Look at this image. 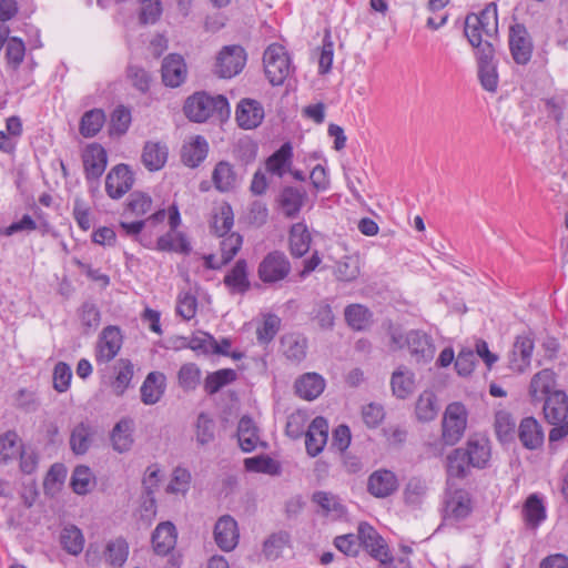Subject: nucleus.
Segmentation results:
<instances>
[{"label":"nucleus","instance_id":"15","mask_svg":"<svg viewBox=\"0 0 568 568\" xmlns=\"http://www.w3.org/2000/svg\"><path fill=\"white\" fill-rule=\"evenodd\" d=\"M556 384V374L552 369L545 368L536 373L531 377L528 389L531 403L537 404L545 402L552 393L558 390Z\"/></svg>","mask_w":568,"mask_h":568},{"label":"nucleus","instance_id":"57","mask_svg":"<svg viewBox=\"0 0 568 568\" xmlns=\"http://www.w3.org/2000/svg\"><path fill=\"white\" fill-rule=\"evenodd\" d=\"M243 244V237L236 232L222 237L220 243L222 264H229L239 253Z\"/></svg>","mask_w":568,"mask_h":568},{"label":"nucleus","instance_id":"46","mask_svg":"<svg viewBox=\"0 0 568 568\" xmlns=\"http://www.w3.org/2000/svg\"><path fill=\"white\" fill-rule=\"evenodd\" d=\"M92 429L89 424L80 423L71 432L70 447L75 455H84L92 443Z\"/></svg>","mask_w":568,"mask_h":568},{"label":"nucleus","instance_id":"53","mask_svg":"<svg viewBox=\"0 0 568 568\" xmlns=\"http://www.w3.org/2000/svg\"><path fill=\"white\" fill-rule=\"evenodd\" d=\"M290 544V534L277 531L270 535L263 542V554L267 559H276L281 556L283 549Z\"/></svg>","mask_w":568,"mask_h":568},{"label":"nucleus","instance_id":"33","mask_svg":"<svg viewBox=\"0 0 568 568\" xmlns=\"http://www.w3.org/2000/svg\"><path fill=\"white\" fill-rule=\"evenodd\" d=\"M293 148L290 142L284 143L266 160L267 172L282 178L292 165Z\"/></svg>","mask_w":568,"mask_h":568},{"label":"nucleus","instance_id":"22","mask_svg":"<svg viewBox=\"0 0 568 568\" xmlns=\"http://www.w3.org/2000/svg\"><path fill=\"white\" fill-rule=\"evenodd\" d=\"M162 81L166 87L178 88L186 79L187 70L180 54H169L162 62Z\"/></svg>","mask_w":568,"mask_h":568},{"label":"nucleus","instance_id":"48","mask_svg":"<svg viewBox=\"0 0 568 568\" xmlns=\"http://www.w3.org/2000/svg\"><path fill=\"white\" fill-rule=\"evenodd\" d=\"M471 464L463 448L454 449L447 456L446 471L448 477L465 478Z\"/></svg>","mask_w":568,"mask_h":568},{"label":"nucleus","instance_id":"17","mask_svg":"<svg viewBox=\"0 0 568 568\" xmlns=\"http://www.w3.org/2000/svg\"><path fill=\"white\" fill-rule=\"evenodd\" d=\"M213 535L216 545L222 550H233L239 544L240 538L236 520L230 515L220 517L215 523Z\"/></svg>","mask_w":568,"mask_h":568},{"label":"nucleus","instance_id":"41","mask_svg":"<svg viewBox=\"0 0 568 568\" xmlns=\"http://www.w3.org/2000/svg\"><path fill=\"white\" fill-rule=\"evenodd\" d=\"M106 116L102 109H92L83 113L79 131L84 138L95 136L105 123Z\"/></svg>","mask_w":568,"mask_h":568},{"label":"nucleus","instance_id":"16","mask_svg":"<svg viewBox=\"0 0 568 568\" xmlns=\"http://www.w3.org/2000/svg\"><path fill=\"white\" fill-rule=\"evenodd\" d=\"M471 511L469 494L464 489L447 491L444 506V519L458 521Z\"/></svg>","mask_w":568,"mask_h":568},{"label":"nucleus","instance_id":"14","mask_svg":"<svg viewBox=\"0 0 568 568\" xmlns=\"http://www.w3.org/2000/svg\"><path fill=\"white\" fill-rule=\"evenodd\" d=\"M122 334L119 327H105L99 338L95 359L98 363H109L119 353L122 346Z\"/></svg>","mask_w":568,"mask_h":568},{"label":"nucleus","instance_id":"62","mask_svg":"<svg viewBox=\"0 0 568 568\" xmlns=\"http://www.w3.org/2000/svg\"><path fill=\"white\" fill-rule=\"evenodd\" d=\"M72 379L71 367L64 362H58L53 368V388L58 393H65L70 388Z\"/></svg>","mask_w":568,"mask_h":568},{"label":"nucleus","instance_id":"8","mask_svg":"<svg viewBox=\"0 0 568 568\" xmlns=\"http://www.w3.org/2000/svg\"><path fill=\"white\" fill-rule=\"evenodd\" d=\"M245 63L246 52L241 45H225L216 58L215 73L220 78L230 79L239 74Z\"/></svg>","mask_w":568,"mask_h":568},{"label":"nucleus","instance_id":"19","mask_svg":"<svg viewBox=\"0 0 568 568\" xmlns=\"http://www.w3.org/2000/svg\"><path fill=\"white\" fill-rule=\"evenodd\" d=\"M264 119L262 104L253 99H242L235 111V120L240 128L252 130L257 128Z\"/></svg>","mask_w":568,"mask_h":568},{"label":"nucleus","instance_id":"20","mask_svg":"<svg viewBox=\"0 0 568 568\" xmlns=\"http://www.w3.org/2000/svg\"><path fill=\"white\" fill-rule=\"evenodd\" d=\"M398 488L397 476L388 469H378L372 473L367 481V490L377 498H386Z\"/></svg>","mask_w":568,"mask_h":568},{"label":"nucleus","instance_id":"5","mask_svg":"<svg viewBox=\"0 0 568 568\" xmlns=\"http://www.w3.org/2000/svg\"><path fill=\"white\" fill-rule=\"evenodd\" d=\"M468 412L460 402L447 405L442 419V442L444 445L454 446L464 436L467 428Z\"/></svg>","mask_w":568,"mask_h":568},{"label":"nucleus","instance_id":"2","mask_svg":"<svg viewBox=\"0 0 568 568\" xmlns=\"http://www.w3.org/2000/svg\"><path fill=\"white\" fill-rule=\"evenodd\" d=\"M183 110L186 118L199 123L214 115L224 121L231 113L229 101L224 95H210L206 92H196L189 97Z\"/></svg>","mask_w":568,"mask_h":568},{"label":"nucleus","instance_id":"9","mask_svg":"<svg viewBox=\"0 0 568 568\" xmlns=\"http://www.w3.org/2000/svg\"><path fill=\"white\" fill-rule=\"evenodd\" d=\"M358 542L382 565L393 561L388 547L376 529L367 523H361L357 528Z\"/></svg>","mask_w":568,"mask_h":568},{"label":"nucleus","instance_id":"34","mask_svg":"<svg viewBox=\"0 0 568 568\" xmlns=\"http://www.w3.org/2000/svg\"><path fill=\"white\" fill-rule=\"evenodd\" d=\"M311 241L312 237L308 229L303 222L295 223L291 226L288 242L290 251L293 256L302 257L305 255L310 250Z\"/></svg>","mask_w":568,"mask_h":568},{"label":"nucleus","instance_id":"36","mask_svg":"<svg viewBox=\"0 0 568 568\" xmlns=\"http://www.w3.org/2000/svg\"><path fill=\"white\" fill-rule=\"evenodd\" d=\"M224 284L230 288L231 293L243 294L250 290V281L247 278V263L245 260H239L232 270L225 275Z\"/></svg>","mask_w":568,"mask_h":568},{"label":"nucleus","instance_id":"21","mask_svg":"<svg viewBox=\"0 0 568 568\" xmlns=\"http://www.w3.org/2000/svg\"><path fill=\"white\" fill-rule=\"evenodd\" d=\"M327 420L322 416L315 417L310 424L305 434V446L307 454L312 457H316L318 454H321L327 443Z\"/></svg>","mask_w":568,"mask_h":568},{"label":"nucleus","instance_id":"32","mask_svg":"<svg viewBox=\"0 0 568 568\" xmlns=\"http://www.w3.org/2000/svg\"><path fill=\"white\" fill-rule=\"evenodd\" d=\"M392 393L399 399H405L413 394L415 388V375L406 367H399L390 377Z\"/></svg>","mask_w":568,"mask_h":568},{"label":"nucleus","instance_id":"63","mask_svg":"<svg viewBox=\"0 0 568 568\" xmlns=\"http://www.w3.org/2000/svg\"><path fill=\"white\" fill-rule=\"evenodd\" d=\"M191 473L186 468L176 467L172 473V478L166 487L171 494H185L190 489Z\"/></svg>","mask_w":568,"mask_h":568},{"label":"nucleus","instance_id":"50","mask_svg":"<svg viewBox=\"0 0 568 568\" xmlns=\"http://www.w3.org/2000/svg\"><path fill=\"white\" fill-rule=\"evenodd\" d=\"M160 483V468L158 465H151L146 468L142 485L143 489L148 496V499L144 501V507L146 511H155V498L153 493L159 487Z\"/></svg>","mask_w":568,"mask_h":568},{"label":"nucleus","instance_id":"44","mask_svg":"<svg viewBox=\"0 0 568 568\" xmlns=\"http://www.w3.org/2000/svg\"><path fill=\"white\" fill-rule=\"evenodd\" d=\"M70 486L77 495H87L95 486V476L90 467L78 465L71 475Z\"/></svg>","mask_w":568,"mask_h":568},{"label":"nucleus","instance_id":"7","mask_svg":"<svg viewBox=\"0 0 568 568\" xmlns=\"http://www.w3.org/2000/svg\"><path fill=\"white\" fill-rule=\"evenodd\" d=\"M291 270V262L286 254L275 250L262 258L257 267V276L265 284H275L285 280Z\"/></svg>","mask_w":568,"mask_h":568},{"label":"nucleus","instance_id":"26","mask_svg":"<svg viewBox=\"0 0 568 568\" xmlns=\"http://www.w3.org/2000/svg\"><path fill=\"white\" fill-rule=\"evenodd\" d=\"M295 393L303 399L313 400L325 389V379L317 373H305L295 381Z\"/></svg>","mask_w":568,"mask_h":568},{"label":"nucleus","instance_id":"12","mask_svg":"<svg viewBox=\"0 0 568 568\" xmlns=\"http://www.w3.org/2000/svg\"><path fill=\"white\" fill-rule=\"evenodd\" d=\"M509 49L517 64H527L531 58L532 43L524 24H515L509 29Z\"/></svg>","mask_w":568,"mask_h":568},{"label":"nucleus","instance_id":"25","mask_svg":"<svg viewBox=\"0 0 568 568\" xmlns=\"http://www.w3.org/2000/svg\"><path fill=\"white\" fill-rule=\"evenodd\" d=\"M176 528L171 521H164L156 526L152 534V545L158 555H168L176 544Z\"/></svg>","mask_w":568,"mask_h":568},{"label":"nucleus","instance_id":"55","mask_svg":"<svg viewBox=\"0 0 568 568\" xmlns=\"http://www.w3.org/2000/svg\"><path fill=\"white\" fill-rule=\"evenodd\" d=\"M131 124V112L123 105L116 106L110 119L109 134L110 136H122L129 130Z\"/></svg>","mask_w":568,"mask_h":568},{"label":"nucleus","instance_id":"13","mask_svg":"<svg viewBox=\"0 0 568 568\" xmlns=\"http://www.w3.org/2000/svg\"><path fill=\"white\" fill-rule=\"evenodd\" d=\"M82 161L87 180H98L108 164L106 151L101 144L91 143L84 149Z\"/></svg>","mask_w":568,"mask_h":568},{"label":"nucleus","instance_id":"42","mask_svg":"<svg viewBox=\"0 0 568 568\" xmlns=\"http://www.w3.org/2000/svg\"><path fill=\"white\" fill-rule=\"evenodd\" d=\"M283 353L292 363H301L306 357L307 341L305 337L290 334L281 339Z\"/></svg>","mask_w":568,"mask_h":568},{"label":"nucleus","instance_id":"6","mask_svg":"<svg viewBox=\"0 0 568 568\" xmlns=\"http://www.w3.org/2000/svg\"><path fill=\"white\" fill-rule=\"evenodd\" d=\"M263 63L266 78L272 85L283 84L293 70L285 48L278 43H272L266 48Z\"/></svg>","mask_w":568,"mask_h":568},{"label":"nucleus","instance_id":"37","mask_svg":"<svg viewBox=\"0 0 568 568\" xmlns=\"http://www.w3.org/2000/svg\"><path fill=\"white\" fill-rule=\"evenodd\" d=\"M428 491L427 481L422 476H412L405 485L403 497L409 507H420Z\"/></svg>","mask_w":568,"mask_h":568},{"label":"nucleus","instance_id":"28","mask_svg":"<svg viewBox=\"0 0 568 568\" xmlns=\"http://www.w3.org/2000/svg\"><path fill=\"white\" fill-rule=\"evenodd\" d=\"M212 182L221 193L233 191L237 185V174L234 166L227 161L217 162L212 172Z\"/></svg>","mask_w":568,"mask_h":568},{"label":"nucleus","instance_id":"4","mask_svg":"<svg viewBox=\"0 0 568 568\" xmlns=\"http://www.w3.org/2000/svg\"><path fill=\"white\" fill-rule=\"evenodd\" d=\"M389 336L390 348L397 351L407 347L415 363L426 364L434 358L435 346L432 338L426 333L412 329L403 335L397 329H392Z\"/></svg>","mask_w":568,"mask_h":568},{"label":"nucleus","instance_id":"60","mask_svg":"<svg viewBox=\"0 0 568 568\" xmlns=\"http://www.w3.org/2000/svg\"><path fill=\"white\" fill-rule=\"evenodd\" d=\"M245 468L250 471L264 473L270 475L278 474V464L268 456H257L244 460Z\"/></svg>","mask_w":568,"mask_h":568},{"label":"nucleus","instance_id":"47","mask_svg":"<svg viewBox=\"0 0 568 568\" xmlns=\"http://www.w3.org/2000/svg\"><path fill=\"white\" fill-rule=\"evenodd\" d=\"M237 374L232 368H222L216 372L210 373L204 381V390L209 395H214L220 392L224 386L230 385L236 381Z\"/></svg>","mask_w":568,"mask_h":568},{"label":"nucleus","instance_id":"51","mask_svg":"<svg viewBox=\"0 0 568 568\" xmlns=\"http://www.w3.org/2000/svg\"><path fill=\"white\" fill-rule=\"evenodd\" d=\"M281 327V318L275 314H266L256 327V339L261 345L270 344Z\"/></svg>","mask_w":568,"mask_h":568},{"label":"nucleus","instance_id":"27","mask_svg":"<svg viewBox=\"0 0 568 568\" xmlns=\"http://www.w3.org/2000/svg\"><path fill=\"white\" fill-rule=\"evenodd\" d=\"M141 400L145 405L156 404L165 392V375L161 372H151L141 386Z\"/></svg>","mask_w":568,"mask_h":568},{"label":"nucleus","instance_id":"11","mask_svg":"<svg viewBox=\"0 0 568 568\" xmlns=\"http://www.w3.org/2000/svg\"><path fill=\"white\" fill-rule=\"evenodd\" d=\"M534 341L528 336H517L507 354L506 367L513 373H524L530 365Z\"/></svg>","mask_w":568,"mask_h":568},{"label":"nucleus","instance_id":"23","mask_svg":"<svg viewBox=\"0 0 568 568\" xmlns=\"http://www.w3.org/2000/svg\"><path fill=\"white\" fill-rule=\"evenodd\" d=\"M306 192L293 186H285L278 195V206L287 219H295L306 200Z\"/></svg>","mask_w":568,"mask_h":568},{"label":"nucleus","instance_id":"40","mask_svg":"<svg viewBox=\"0 0 568 568\" xmlns=\"http://www.w3.org/2000/svg\"><path fill=\"white\" fill-rule=\"evenodd\" d=\"M129 556V545L125 539L119 537L108 541L103 557L108 565L113 568L122 567Z\"/></svg>","mask_w":568,"mask_h":568},{"label":"nucleus","instance_id":"24","mask_svg":"<svg viewBox=\"0 0 568 568\" xmlns=\"http://www.w3.org/2000/svg\"><path fill=\"white\" fill-rule=\"evenodd\" d=\"M209 144L204 136L195 135L181 149V161L189 168H197L207 156Z\"/></svg>","mask_w":568,"mask_h":568},{"label":"nucleus","instance_id":"52","mask_svg":"<svg viewBox=\"0 0 568 568\" xmlns=\"http://www.w3.org/2000/svg\"><path fill=\"white\" fill-rule=\"evenodd\" d=\"M334 274L342 282L355 281L361 274L359 258L356 256H345L336 263Z\"/></svg>","mask_w":568,"mask_h":568},{"label":"nucleus","instance_id":"58","mask_svg":"<svg viewBox=\"0 0 568 568\" xmlns=\"http://www.w3.org/2000/svg\"><path fill=\"white\" fill-rule=\"evenodd\" d=\"M178 378L184 390H193L200 384L201 371L194 363H187L181 366Z\"/></svg>","mask_w":568,"mask_h":568},{"label":"nucleus","instance_id":"54","mask_svg":"<svg viewBox=\"0 0 568 568\" xmlns=\"http://www.w3.org/2000/svg\"><path fill=\"white\" fill-rule=\"evenodd\" d=\"M61 544L71 555H79L84 547V537L77 526L64 527L61 532Z\"/></svg>","mask_w":568,"mask_h":568},{"label":"nucleus","instance_id":"43","mask_svg":"<svg viewBox=\"0 0 568 568\" xmlns=\"http://www.w3.org/2000/svg\"><path fill=\"white\" fill-rule=\"evenodd\" d=\"M415 414L419 422L427 423L436 418L438 414L437 397L432 390H424L415 405Z\"/></svg>","mask_w":568,"mask_h":568},{"label":"nucleus","instance_id":"45","mask_svg":"<svg viewBox=\"0 0 568 568\" xmlns=\"http://www.w3.org/2000/svg\"><path fill=\"white\" fill-rule=\"evenodd\" d=\"M523 513L527 525L531 528H537L546 519L542 499L536 494L526 499Z\"/></svg>","mask_w":568,"mask_h":568},{"label":"nucleus","instance_id":"49","mask_svg":"<svg viewBox=\"0 0 568 568\" xmlns=\"http://www.w3.org/2000/svg\"><path fill=\"white\" fill-rule=\"evenodd\" d=\"M22 452V444L13 430H8L0 436V463L7 465Z\"/></svg>","mask_w":568,"mask_h":568},{"label":"nucleus","instance_id":"31","mask_svg":"<svg viewBox=\"0 0 568 568\" xmlns=\"http://www.w3.org/2000/svg\"><path fill=\"white\" fill-rule=\"evenodd\" d=\"M347 325L357 332L367 329L373 323V313L362 304H349L344 310Z\"/></svg>","mask_w":568,"mask_h":568},{"label":"nucleus","instance_id":"3","mask_svg":"<svg viewBox=\"0 0 568 568\" xmlns=\"http://www.w3.org/2000/svg\"><path fill=\"white\" fill-rule=\"evenodd\" d=\"M545 420L552 427L548 434L549 448L555 449V444L568 437V395L565 390L552 393L542 402Z\"/></svg>","mask_w":568,"mask_h":568},{"label":"nucleus","instance_id":"30","mask_svg":"<svg viewBox=\"0 0 568 568\" xmlns=\"http://www.w3.org/2000/svg\"><path fill=\"white\" fill-rule=\"evenodd\" d=\"M237 438L242 450L250 453L253 452L258 444H262L258 436V428L254 420L248 416H243L237 425Z\"/></svg>","mask_w":568,"mask_h":568},{"label":"nucleus","instance_id":"61","mask_svg":"<svg viewBox=\"0 0 568 568\" xmlns=\"http://www.w3.org/2000/svg\"><path fill=\"white\" fill-rule=\"evenodd\" d=\"M334 57V43L332 41L331 31L325 30L323 44L320 49L318 71L321 74H326L331 71Z\"/></svg>","mask_w":568,"mask_h":568},{"label":"nucleus","instance_id":"35","mask_svg":"<svg viewBox=\"0 0 568 568\" xmlns=\"http://www.w3.org/2000/svg\"><path fill=\"white\" fill-rule=\"evenodd\" d=\"M464 452L473 467L483 468L490 458V447L485 437H470Z\"/></svg>","mask_w":568,"mask_h":568},{"label":"nucleus","instance_id":"38","mask_svg":"<svg viewBox=\"0 0 568 568\" xmlns=\"http://www.w3.org/2000/svg\"><path fill=\"white\" fill-rule=\"evenodd\" d=\"M132 430L131 419H121L115 424L110 436L115 452L123 454L131 449L133 445Z\"/></svg>","mask_w":568,"mask_h":568},{"label":"nucleus","instance_id":"18","mask_svg":"<svg viewBox=\"0 0 568 568\" xmlns=\"http://www.w3.org/2000/svg\"><path fill=\"white\" fill-rule=\"evenodd\" d=\"M518 438L524 448L528 450L540 449L545 443L544 428L535 417H525L518 426Z\"/></svg>","mask_w":568,"mask_h":568},{"label":"nucleus","instance_id":"1","mask_svg":"<svg viewBox=\"0 0 568 568\" xmlns=\"http://www.w3.org/2000/svg\"><path fill=\"white\" fill-rule=\"evenodd\" d=\"M464 33L469 44L476 50L478 79L481 87L489 92L497 90V3L490 2L477 13H469L465 19Z\"/></svg>","mask_w":568,"mask_h":568},{"label":"nucleus","instance_id":"56","mask_svg":"<svg viewBox=\"0 0 568 568\" xmlns=\"http://www.w3.org/2000/svg\"><path fill=\"white\" fill-rule=\"evenodd\" d=\"M233 224L234 214L232 206L227 203H224L220 207L219 213L214 215V220L211 227L219 237H223L230 234Z\"/></svg>","mask_w":568,"mask_h":568},{"label":"nucleus","instance_id":"39","mask_svg":"<svg viewBox=\"0 0 568 568\" xmlns=\"http://www.w3.org/2000/svg\"><path fill=\"white\" fill-rule=\"evenodd\" d=\"M216 425L210 414L201 412L194 423V436L199 446L204 447L215 440Z\"/></svg>","mask_w":568,"mask_h":568},{"label":"nucleus","instance_id":"29","mask_svg":"<svg viewBox=\"0 0 568 568\" xmlns=\"http://www.w3.org/2000/svg\"><path fill=\"white\" fill-rule=\"evenodd\" d=\"M168 154V146L164 143L149 141L142 151V163L151 172L159 171L165 165Z\"/></svg>","mask_w":568,"mask_h":568},{"label":"nucleus","instance_id":"64","mask_svg":"<svg viewBox=\"0 0 568 568\" xmlns=\"http://www.w3.org/2000/svg\"><path fill=\"white\" fill-rule=\"evenodd\" d=\"M312 500L317 504L324 514L343 513V506L341 505L338 498L327 491H316L313 494Z\"/></svg>","mask_w":568,"mask_h":568},{"label":"nucleus","instance_id":"10","mask_svg":"<svg viewBox=\"0 0 568 568\" xmlns=\"http://www.w3.org/2000/svg\"><path fill=\"white\" fill-rule=\"evenodd\" d=\"M133 183L134 176L129 165L118 164L106 174L105 192L111 199L119 200L132 189Z\"/></svg>","mask_w":568,"mask_h":568},{"label":"nucleus","instance_id":"59","mask_svg":"<svg viewBox=\"0 0 568 568\" xmlns=\"http://www.w3.org/2000/svg\"><path fill=\"white\" fill-rule=\"evenodd\" d=\"M312 320L317 323L321 329H332L334 327L335 316L331 305L326 301L316 303L312 311Z\"/></svg>","mask_w":568,"mask_h":568}]
</instances>
